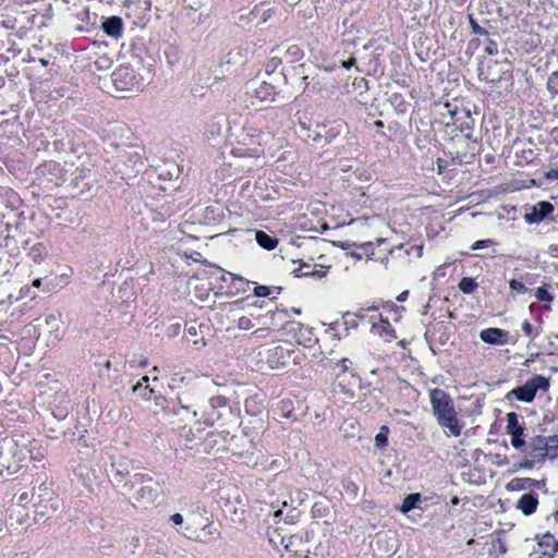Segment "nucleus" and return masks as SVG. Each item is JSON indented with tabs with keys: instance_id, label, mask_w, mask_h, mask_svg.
Masks as SVG:
<instances>
[{
	"instance_id": "1",
	"label": "nucleus",
	"mask_w": 558,
	"mask_h": 558,
	"mask_svg": "<svg viewBox=\"0 0 558 558\" xmlns=\"http://www.w3.org/2000/svg\"><path fill=\"white\" fill-rule=\"evenodd\" d=\"M432 411L440 427L447 428L451 435H461L464 424L459 420L450 395L440 388L429 391Z\"/></svg>"
},
{
	"instance_id": "2",
	"label": "nucleus",
	"mask_w": 558,
	"mask_h": 558,
	"mask_svg": "<svg viewBox=\"0 0 558 558\" xmlns=\"http://www.w3.org/2000/svg\"><path fill=\"white\" fill-rule=\"evenodd\" d=\"M478 78L489 84H496L504 90L513 86L512 64L507 59L498 61L485 58L478 64Z\"/></svg>"
},
{
	"instance_id": "3",
	"label": "nucleus",
	"mask_w": 558,
	"mask_h": 558,
	"mask_svg": "<svg viewBox=\"0 0 558 558\" xmlns=\"http://www.w3.org/2000/svg\"><path fill=\"white\" fill-rule=\"evenodd\" d=\"M353 362L343 357L331 366L335 373V380L332 383V389L336 393L345 396L349 399L355 397V390L362 389V378L354 372Z\"/></svg>"
},
{
	"instance_id": "4",
	"label": "nucleus",
	"mask_w": 558,
	"mask_h": 558,
	"mask_svg": "<svg viewBox=\"0 0 558 558\" xmlns=\"http://www.w3.org/2000/svg\"><path fill=\"white\" fill-rule=\"evenodd\" d=\"M299 126L304 132L307 142L320 147L332 143L344 129L343 123L340 121H300Z\"/></svg>"
},
{
	"instance_id": "5",
	"label": "nucleus",
	"mask_w": 558,
	"mask_h": 558,
	"mask_svg": "<svg viewBox=\"0 0 558 558\" xmlns=\"http://www.w3.org/2000/svg\"><path fill=\"white\" fill-rule=\"evenodd\" d=\"M550 387L548 377L544 375H534L523 385L517 386L505 396V400L509 403L513 401H521L524 403H532L538 391L546 392Z\"/></svg>"
},
{
	"instance_id": "6",
	"label": "nucleus",
	"mask_w": 558,
	"mask_h": 558,
	"mask_svg": "<svg viewBox=\"0 0 558 558\" xmlns=\"http://www.w3.org/2000/svg\"><path fill=\"white\" fill-rule=\"evenodd\" d=\"M227 412L232 413V407L229 404L228 398L214 396L209 398L208 407L199 413L198 423L213 426L215 423L223 420Z\"/></svg>"
},
{
	"instance_id": "7",
	"label": "nucleus",
	"mask_w": 558,
	"mask_h": 558,
	"mask_svg": "<svg viewBox=\"0 0 558 558\" xmlns=\"http://www.w3.org/2000/svg\"><path fill=\"white\" fill-rule=\"evenodd\" d=\"M201 397L194 389H184L179 391L174 398H172V405L174 407L175 413L173 415H182L183 413L191 414L195 422H199V412L196 409L199 405Z\"/></svg>"
},
{
	"instance_id": "8",
	"label": "nucleus",
	"mask_w": 558,
	"mask_h": 558,
	"mask_svg": "<svg viewBox=\"0 0 558 558\" xmlns=\"http://www.w3.org/2000/svg\"><path fill=\"white\" fill-rule=\"evenodd\" d=\"M111 84L118 92H130L134 88H140V81L137 80L134 69L130 65H120L110 75Z\"/></svg>"
},
{
	"instance_id": "9",
	"label": "nucleus",
	"mask_w": 558,
	"mask_h": 558,
	"mask_svg": "<svg viewBox=\"0 0 558 558\" xmlns=\"http://www.w3.org/2000/svg\"><path fill=\"white\" fill-rule=\"evenodd\" d=\"M539 46V37H508L505 49L514 58H524L535 53Z\"/></svg>"
},
{
	"instance_id": "10",
	"label": "nucleus",
	"mask_w": 558,
	"mask_h": 558,
	"mask_svg": "<svg viewBox=\"0 0 558 558\" xmlns=\"http://www.w3.org/2000/svg\"><path fill=\"white\" fill-rule=\"evenodd\" d=\"M150 7L149 0H132L126 5V17L132 20L136 27L143 28L149 20Z\"/></svg>"
},
{
	"instance_id": "11",
	"label": "nucleus",
	"mask_w": 558,
	"mask_h": 558,
	"mask_svg": "<svg viewBox=\"0 0 558 558\" xmlns=\"http://www.w3.org/2000/svg\"><path fill=\"white\" fill-rule=\"evenodd\" d=\"M414 47L416 56L423 62L445 54L441 51L442 48L438 41V37H417V41L414 43Z\"/></svg>"
},
{
	"instance_id": "12",
	"label": "nucleus",
	"mask_w": 558,
	"mask_h": 558,
	"mask_svg": "<svg viewBox=\"0 0 558 558\" xmlns=\"http://www.w3.org/2000/svg\"><path fill=\"white\" fill-rule=\"evenodd\" d=\"M450 114L451 123L461 132L462 138L471 140L472 131L475 124V121L471 116V111L466 108L454 109L453 111L450 110Z\"/></svg>"
},
{
	"instance_id": "13",
	"label": "nucleus",
	"mask_w": 558,
	"mask_h": 558,
	"mask_svg": "<svg viewBox=\"0 0 558 558\" xmlns=\"http://www.w3.org/2000/svg\"><path fill=\"white\" fill-rule=\"evenodd\" d=\"M507 433L511 436V445L515 449L523 448L526 442L524 439V430L525 425L524 423H520L519 418L520 415L515 412H509L507 413Z\"/></svg>"
},
{
	"instance_id": "14",
	"label": "nucleus",
	"mask_w": 558,
	"mask_h": 558,
	"mask_svg": "<svg viewBox=\"0 0 558 558\" xmlns=\"http://www.w3.org/2000/svg\"><path fill=\"white\" fill-rule=\"evenodd\" d=\"M0 205H3L11 213H14L19 218L24 216V211L21 210L23 201L20 195L10 187H0Z\"/></svg>"
},
{
	"instance_id": "15",
	"label": "nucleus",
	"mask_w": 558,
	"mask_h": 558,
	"mask_svg": "<svg viewBox=\"0 0 558 558\" xmlns=\"http://www.w3.org/2000/svg\"><path fill=\"white\" fill-rule=\"evenodd\" d=\"M554 209L555 207L550 202L542 201L533 205L530 210L524 214L523 218L529 225L539 223L545 220Z\"/></svg>"
},
{
	"instance_id": "16",
	"label": "nucleus",
	"mask_w": 558,
	"mask_h": 558,
	"mask_svg": "<svg viewBox=\"0 0 558 558\" xmlns=\"http://www.w3.org/2000/svg\"><path fill=\"white\" fill-rule=\"evenodd\" d=\"M340 247L347 252V255L360 260L363 256H366L368 259H373L375 244L373 242H365L362 244H355L351 242H341Z\"/></svg>"
},
{
	"instance_id": "17",
	"label": "nucleus",
	"mask_w": 558,
	"mask_h": 558,
	"mask_svg": "<svg viewBox=\"0 0 558 558\" xmlns=\"http://www.w3.org/2000/svg\"><path fill=\"white\" fill-rule=\"evenodd\" d=\"M510 332L505 330V329H500V328H496V327H489V328H486V329H483L481 332H480V339L487 343V344H492V345H504V344H507L510 342Z\"/></svg>"
},
{
	"instance_id": "18",
	"label": "nucleus",
	"mask_w": 558,
	"mask_h": 558,
	"mask_svg": "<svg viewBox=\"0 0 558 558\" xmlns=\"http://www.w3.org/2000/svg\"><path fill=\"white\" fill-rule=\"evenodd\" d=\"M189 538H194L197 542L209 543L216 539L219 532L213 522H208L202 526L199 531H193L191 534H185Z\"/></svg>"
},
{
	"instance_id": "19",
	"label": "nucleus",
	"mask_w": 558,
	"mask_h": 558,
	"mask_svg": "<svg viewBox=\"0 0 558 558\" xmlns=\"http://www.w3.org/2000/svg\"><path fill=\"white\" fill-rule=\"evenodd\" d=\"M538 506V496L534 492L523 494L519 500L517 508L522 511L525 515L533 514Z\"/></svg>"
},
{
	"instance_id": "20",
	"label": "nucleus",
	"mask_w": 558,
	"mask_h": 558,
	"mask_svg": "<svg viewBox=\"0 0 558 558\" xmlns=\"http://www.w3.org/2000/svg\"><path fill=\"white\" fill-rule=\"evenodd\" d=\"M159 497V490L149 484L141 486L135 493L134 499L138 504L149 505L154 504Z\"/></svg>"
},
{
	"instance_id": "21",
	"label": "nucleus",
	"mask_w": 558,
	"mask_h": 558,
	"mask_svg": "<svg viewBox=\"0 0 558 558\" xmlns=\"http://www.w3.org/2000/svg\"><path fill=\"white\" fill-rule=\"evenodd\" d=\"M23 248L26 251V254L33 259L35 263H40L47 256V247L41 242H34L31 244L29 241H25Z\"/></svg>"
},
{
	"instance_id": "22",
	"label": "nucleus",
	"mask_w": 558,
	"mask_h": 558,
	"mask_svg": "<svg viewBox=\"0 0 558 558\" xmlns=\"http://www.w3.org/2000/svg\"><path fill=\"white\" fill-rule=\"evenodd\" d=\"M251 281L234 275V277H230V283L226 286V294L228 296H233L239 293H244L247 291Z\"/></svg>"
},
{
	"instance_id": "23",
	"label": "nucleus",
	"mask_w": 558,
	"mask_h": 558,
	"mask_svg": "<svg viewBox=\"0 0 558 558\" xmlns=\"http://www.w3.org/2000/svg\"><path fill=\"white\" fill-rule=\"evenodd\" d=\"M546 446L547 441H545L544 436H535L529 444V447L531 448L529 454L534 459H544L546 457Z\"/></svg>"
},
{
	"instance_id": "24",
	"label": "nucleus",
	"mask_w": 558,
	"mask_h": 558,
	"mask_svg": "<svg viewBox=\"0 0 558 558\" xmlns=\"http://www.w3.org/2000/svg\"><path fill=\"white\" fill-rule=\"evenodd\" d=\"M277 92L274 85L262 82L258 87L254 89V97L260 101H275Z\"/></svg>"
},
{
	"instance_id": "25",
	"label": "nucleus",
	"mask_w": 558,
	"mask_h": 558,
	"mask_svg": "<svg viewBox=\"0 0 558 558\" xmlns=\"http://www.w3.org/2000/svg\"><path fill=\"white\" fill-rule=\"evenodd\" d=\"M223 218V210L219 205H209L203 209L202 221L211 225Z\"/></svg>"
},
{
	"instance_id": "26",
	"label": "nucleus",
	"mask_w": 558,
	"mask_h": 558,
	"mask_svg": "<svg viewBox=\"0 0 558 558\" xmlns=\"http://www.w3.org/2000/svg\"><path fill=\"white\" fill-rule=\"evenodd\" d=\"M255 240L260 247L267 251L275 250L279 242L276 235L269 234L263 230H257L255 232Z\"/></svg>"
},
{
	"instance_id": "27",
	"label": "nucleus",
	"mask_w": 558,
	"mask_h": 558,
	"mask_svg": "<svg viewBox=\"0 0 558 558\" xmlns=\"http://www.w3.org/2000/svg\"><path fill=\"white\" fill-rule=\"evenodd\" d=\"M102 31L107 35H120L123 28V21L119 16H110L101 22Z\"/></svg>"
},
{
	"instance_id": "28",
	"label": "nucleus",
	"mask_w": 558,
	"mask_h": 558,
	"mask_svg": "<svg viewBox=\"0 0 558 558\" xmlns=\"http://www.w3.org/2000/svg\"><path fill=\"white\" fill-rule=\"evenodd\" d=\"M149 377L143 376L132 388L133 392L143 400H150L154 389L148 386Z\"/></svg>"
},
{
	"instance_id": "29",
	"label": "nucleus",
	"mask_w": 558,
	"mask_h": 558,
	"mask_svg": "<svg viewBox=\"0 0 558 558\" xmlns=\"http://www.w3.org/2000/svg\"><path fill=\"white\" fill-rule=\"evenodd\" d=\"M462 140L466 144V151H457L456 156L452 157V160L458 165H461L464 161V158L466 157L468 153L472 157H474L480 151V144L476 138L473 140L471 137V140Z\"/></svg>"
},
{
	"instance_id": "30",
	"label": "nucleus",
	"mask_w": 558,
	"mask_h": 558,
	"mask_svg": "<svg viewBox=\"0 0 558 558\" xmlns=\"http://www.w3.org/2000/svg\"><path fill=\"white\" fill-rule=\"evenodd\" d=\"M422 502V496L420 493H411L407 495L401 504V506L398 507V510L404 514L409 513L410 511L420 508V505Z\"/></svg>"
},
{
	"instance_id": "31",
	"label": "nucleus",
	"mask_w": 558,
	"mask_h": 558,
	"mask_svg": "<svg viewBox=\"0 0 558 558\" xmlns=\"http://www.w3.org/2000/svg\"><path fill=\"white\" fill-rule=\"evenodd\" d=\"M153 482V477L149 474L145 473H135L132 475L131 480L125 481L122 485V489L125 490V493L131 492L134 489L135 486L141 485L144 486L146 484H149Z\"/></svg>"
},
{
	"instance_id": "32",
	"label": "nucleus",
	"mask_w": 558,
	"mask_h": 558,
	"mask_svg": "<svg viewBox=\"0 0 558 558\" xmlns=\"http://www.w3.org/2000/svg\"><path fill=\"white\" fill-rule=\"evenodd\" d=\"M264 317H269L272 327L280 328L287 322L290 315L288 310H280L276 307V310H269Z\"/></svg>"
},
{
	"instance_id": "33",
	"label": "nucleus",
	"mask_w": 558,
	"mask_h": 558,
	"mask_svg": "<svg viewBox=\"0 0 558 558\" xmlns=\"http://www.w3.org/2000/svg\"><path fill=\"white\" fill-rule=\"evenodd\" d=\"M303 268H312L311 263H301L298 268H295L292 274L295 275V277H312L315 279H322L327 276V270H316L312 269L311 271H303Z\"/></svg>"
},
{
	"instance_id": "34",
	"label": "nucleus",
	"mask_w": 558,
	"mask_h": 558,
	"mask_svg": "<svg viewBox=\"0 0 558 558\" xmlns=\"http://www.w3.org/2000/svg\"><path fill=\"white\" fill-rule=\"evenodd\" d=\"M78 233L82 234V240L89 239L95 233V225L90 216H83L77 225Z\"/></svg>"
},
{
	"instance_id": "35",
	"label": "nucleus",
	"mask_w": 558,
	"mask_h": 558,
	"mask_svg": "<svg viewBox=\"0 0 558 558\" xmlns=\"http://www.w3.org/2000/svg\"><path fill=\"white\" fill-rule=\"evenodd\" d=\"M388 100L398 114H404L410 106L404 99V96L400 93H392Z\"/></svg>"
},
{
	"instance_id": "36",
	"label": "nucleus",
	"mask_w": 558,
	"mask_h": 558,
	"mask_svg": "<svg viewBox=\"0 0 558 558\" xmlns=\"http://www.w3.org/2000/svg\"><path fill=\"white\" fill-rule=\"evenodd\" d=\"M109 472L117 483H124L129 475V470L123 463H111Z\"/></svg>"
},
{
	"instance_id": "37",
	"label": "nucleus",
	"mask_w": 558,
	"mask_h": 558,
	"mask_svg": "<svg viewBox=\"0 0 558 558\" xmlns=\"http://www.w3.org/2000/svg\"><path fill=\"white\" fill-rule=\"evenodd\" d=\"M154 403L156 407L160 408L165 414L173 415V413H175L174 407L172 405V398L168 399L162 395H158L154 397Z\"/></svg>"
},
{
	"instance_id": "38",
	"label": "nucleus",
	"mask_w": 558,
	"mask_h": 558,
	"mask_svg": "<svg viewBox=\"0 0 558 558\" xmlns=\"http://www.w3.org/2000/svg\"><path fill=\"white\" fill-rule=\"evenodd\" d=\"M531 482L530 477H515L512 478L508 485V490H527L531 489Z\"/></svg>"
},
{
	"instance_id": "39",
	"label": "nucleus",
	"mask_w": 558,
	"mask_h": 558,
	"mask_svg": "<svg viewBox=\"0 0 558 558\" xmlns=\"http://www.w3.org/2000/svg\"><path fill=\"white\" fill-rule=\"evenodd\" d=\"M361 318H364V316H360L351 312L344 313L342 315V325L344 326V330L348 332L349 329H356L359 327V320Z\"/></svg>"
},
{
	"instance_id": "40",
	"label": "nucleus",
	"mask_w": 558,
	"mask_h": 558,
	"mask_svg": "<svg viewBox=\"0 0 558 558\" xmlns=\"http://www.w3.org/2000/svg\"><path fill=\"white\" fill-rule=\"evenodd\" d=\"M458 287L462 293L471 294L478 288V283L476 282L475 278L463 277L460 280Z\"/></svg>"
},
{
	"instance_id": "41",
	"label": "nucleus",
	"mask_w": 558,
	"mask_h": 558,
	"mask_svg": "<svg viewBox=\"0 0 558 558\" xmlns=\"http://www.w3.org/2000/svg\"><path fill=\"white\" fill-rule=\"evenodd\" d=\"M388 435L389 427L387 425H383L379 427V432L375 436V447L379 450H383L388 445Z\"/></svg>"
},
{
	"instance_id": "42",
	"label": "nucleus",
	"mask_w": 558,
	"mask_h": 558,
	"mask_svg": "<svg viewBox=\"0 0 558 558\" xmlns=\"http://www.w3.org/2000/svg\"><path fill=\"white\" fill-rule=\"evenodd\" d=\"M274 515L276 518H282L286 523L294 524L299 520L301 512L293 508L283 514V509H278L275 511Z\"/></svg>"
},
{
	"instance_id": "43",
	"label": "nucleus",
	"mask_w": 558,
	"mask_h": 558,
	"mask_svg": "<svg viewBox=\"0 0 558 558\" xmlns=\"http://www.w3.org/2000/svg\"><path fill=\"white\" fill-rule=\"evenodd\" d=\"M180 168L175 163L169 165L166 169L160 170L158 177L161 180H172L173 178L178 179L180 175Z\"/></svg>"
},
{
	"instance_id": "44",
	"label": "nucleus",
	"mask_w": 558,
	"mask_h": 558,
	"mask_svg": "<svg viewBox=\"0 0 558 558\" xmlns=\"http://www.w3.org/2000/svg\"><path fill=\"white\" fill-rule=\"evenodd\" d=\"M379 322H380V328H381V330L379 331L380 335L385 333L386 336H388L389 337L388 340L397 339L396 331L392 328L388 318H386L381 314H379Z\"/></svg>"
},
{
	"instance_id": "45",
	"label": "nucleus",
	"mask_w": 558,
	"mask_h": 558,
	"mask_svg": "<svg viewBox=\"0 0 558 558\" xmlns=\"http://www.w3.org/2000/svg\"><path fill=\"white\" fill-rule=\"evenodd\" d=\"M535 298L538 302L550 303L554 301V294L548 291L547 284H543L535 290Z\"/></svg>"
},
{
	"instance_id": "46",
	"label": "nucleus",
	"mask_w": 558,
	"mask_h": 558,
	"mask_svg": "<svg viewBox=\"0 0 558 558\" xmlns=\"http://www.w3.org/2000/svg\"><path fill=\"white\" fill-rule=\"evenodd\" d=\"M122 157L126 158L125 162H130L132 168H137V167L144 166L143 157L137 151L125 153V155H123ZM140 170L141 169H136L137 172Z\"/></svg>"
},
{
	"instance_id": "47",
	"label": "nucleus",
	"mask_w": 558,
	"mask_h": 558,
	"mask_svg": "<svg viewBox=\"0 0 558 558\" xmlns=\"http://www.w3.org/2000/svg\"><path fill=\"white\" fill-rule=\"evenodd\" d=\"M509 288L515 294H525L531 291L523 281L514 278L509 280Z\"/></svg>"
},
{
	"instance_id": "48",
	"label": "nucleus",
	"mask_w": 558,
	"mask_h": 558,
	"mask_svg": "<svg viewBox=\"0 0 558 558\" xmlns=\"http://www.w3.org/2000/svg\"><path fill=\"white\" fill-rule=\"evenodd\" d=\"M534 539L537 541V544L542 548H548L554 545V535L550 532H546L542 535L536 534Z\"/></svg>"
},
{
	"instance_id": "49",
	"label": "nucleus",
	"mask_w": 558,
	"mask_h": 558,
	"mask_svg": "<svg viewBox=\"0 0 558 558\" xmlns=\"http://www.w3.org/2000/svg\"><path fill=\"white\" fill-rule=\"evenodd\" d=\"M546 86L553 96L558 95V69L548 76Z\"/></svg>"
},
{
	"instance_id": "50",
	"label": "nucleus",
	"mask_w": 558,
	"mask_h": 558,
	"mask_svg": "<svg viewBox=\"0 0 558 558\" xmlns=\"http://www.w3.org/2000/svg\"><path fill=\"white\" fill-rule=\"evenodd\" d=\"M57 54H61V56H66L69 57L70 54H72L71 50L69 48H66L64 45L60 44V43H57L54 44V46L52 47V51L48 52L47 56L49 58H56Z\"/></svg>"
},
{
	"instance_id": "51",
	"label": "nucleus",
	"mask_w": 558,
	"mask_h": 558,
	"mask_svg": "<svg viewBox=\"0 0 558 558\" xmlns=\"http://www.w3.org/2000/svg\"><path fill=\"white\" fill-rule=\"evenodd\" d=\"M287 53L291 57L292 61H299L304 57V51L298 45L290 46L287 49Z\"/></svg>"
},
{
	"instance_id": "52",
	"label": "nucleus",
	"mask_w": 558,
	"mask_h": 558,
	"mask_svg": "<svg viewBox=\"0 0 558 558\" xmlns=\"http://www.w3.org/2000/svg\"><path fill=\"white\" fill-rule=\"evenodd\" d=\"M271 293V288L268 287V286H260V284H257L255 288H254V296H257V298H267L269 296Z\"/></svg>"
},
{
	"instance_id": "53",
	"label": "nucleus",
	"mask_w": 558,
	"mask_h": 558,
	"mask_svg": "<svg viewBox=\"0 0 558 558\" xmlns=\"http://www.w3.org/2000/svg\"><path fill=\"white\" fill-rule=\"evenodd\" d=\"M545 441H547L546 454L549 451H557V449H558V435H553V436H549V437H545Z\"/></svg>"
},
{
	"instance_id": "54",
	"label": "nucleus",
	"mask_w": 558,
	"mask_h": 558,
	"mask_svg": "<svg viewBox=\"0 0 558 558\" xmlns=\"http://www.w3.org/2000/svg\"><path fill=\"white\" fill-rule=\"evenodd\" d=\"M181 331V324L180 323H172L170 324L166 329V335L169 338L177 337Z\"/></svg>"
},
{
	"instance_id": "55",
	"label": "nucleus",
	"mask_w": 558,
	"mask_h": 558,
	"mask_svg": "<svg viewBox=\"0 0 558 558\" xmlns=\"http://www.w3.org/2000/svg\"><path fill=\"white\" fill-rule=\"evenodd\" d=\"M493 244H495V242H494L493 240H490V239L477 240V241H475V242L472 244L471 248H472V250H474V251H475V250H482V248L489 247V246H492Z\"/></svg>"
},
{
	"instance_id": "56",
	"label": "nucleus",
	"mask_w": 558,
	"mask_h": 558,
	"mask_svg": "<svg viewBox=\"0 0 558 558\" xmlns=\"http://www.w3.org/2000/svg\"><path fill=\"white\" fill-rule=\"evenodd\" d=\"M32 286L35 287V288H41L43 287V291H46V292L50 291L51 288H52L51 282L50 281H46L43 278L35 279L33 281Z\"/></svg>"
},
{
	"instance_id": "57",
	"label": "nucleus",
	"mask_w": 558,
	"mask_h": 558,
	"mask_svg": "<svg viewBox=\"0 0 558 558\" xmlns=\"http://www.w3.org/2000/svg\"><path fill=\"white\" fill-rule=\"evenodd\" d=\"M253 327H254V324L252 323V320L248 317L242 316L238 319V328L239 329L248 330Z\"/></svg>"
},
{
	"instance_id": "58",
	"label": "nucleus",
	"mask_w": 558,
	"mask_h": 558,
	"mask_svg": "<svg viewBox=\"0 0 558 558\" xmlns=\"http://www.w3.org/2000/svg\"><path fill=\"white\" fill-rule=\"evenodd\" d=\"M522 330H523V332L525 333V336H527V337H530V338H532V339H534V338H536V337L538 336V331H535V332H534V331H533V326H532V325H531V323H530V322H527V320H524V322L522 323Z\"/></svg>"
},
{
	"instance_id": "59",
	"label": "nucleus",
	"mask_w": 558,
	"mask_h": 558,
	"mask_svg": "<svg viewBox=\"0 0 558 558\" xmlns=\"http://www.w3.org/2000/svg\"><path fill=\"white\" fill-rule=\"evenodd\" d=\"M44 169L51 174H57L61 171V165L57 161H49L44 165Z\"/></svg>"
},
{
	"instance_id": "60",
	"label": "nucleus",
	"mask_w": 558,
	"mask_h": 558,
	"mask_svg": "<svg viewBox=\"0 0 558 558\" xmlns=\"http://www.w3.org/2000/svg\"><path fill=\"white\" fill-rule=\"evenodd\" d=\"M291 351L289 349H284L283 347H276L274 349V356H277L278 359H286L287 356H290Z\"/></svg>"
},
{
	"instance_id": "61",
	"label": "nucleus",
	"mask_w": 558,
	"mask_h": 558,
	"mask_svg": "<svg viewBox=\"0 0 558 558\" xmlns=\"http://www.w3.org/2000/svg\"><path fill=\"white\" fill-rule=\"evenodd\" d=\"M35 507L36 517L39 515L40 518H44L49 514L48 507L46 505H43L41 500Z\"/></svg>"
},
{
	"instance_id": "62",
	"label": "nucleus",
	"mask_w": 558,
	"mask_h": 558,
	"mask_svg": "<svg viewBox=\"0 0 558 558\" xmlns=\"http://www.w3.org/2000/svg\"><path fill=\"white\" fill-rule=\"evenodd\" d=\"M165 56L170 65H172L177 61V53L174 51V48H172V47H169L168 49L165 50Z\"/></svg>"
},
{
	"instance_id": "63",
	"label": "nucleus",
	"mask_w": 558,
	"mask_h": 558,
	"mask_svg": "<svg viewBox=\"0 0 558 558\" xmlns=\"http://www.w3.org/2000/svg\"><path fill=\"white\" fill-rule=\"evenodd\" d=\"M184 377H178V375H174L170 378V381L168 383V388L173 391L179 387V383H182Z\"/></svg>"
},
{
	"instance_id": "64",
	"label": "nucleus",
	"mask_w": 558,
	"mask_h": 558,
	"mask_svg": "<svg viewBox=\"0 0 558 558\" xmlns=\"http://www.w3.org/2000/svg\"><path fill=\"white\" fill-rule=\"evenodd\" d=\"M484 51L488 54V56H493L495 53H497L498 51V48H497V44L493 40H489L485 48H484Z\"/></svg>"
}]
</instances>
